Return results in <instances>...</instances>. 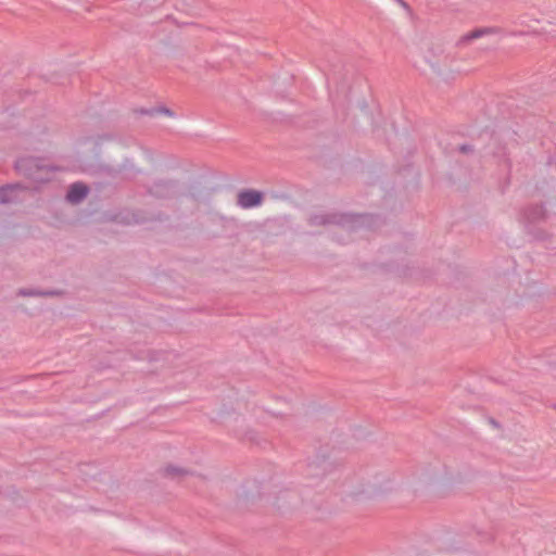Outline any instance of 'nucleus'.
I'll use <instances>...</instances> for the list:
<instances>
[{
    "label": "nucleus",
    "mask_w": 556,
    "mask_h": 556,
    "mask_svg": "<svg viewBox=\"0 0 556 556\" xmlns=\"http://www.w3.org/2000/svg\"><path fill=\"white\" fill-rule=\"evenodd\" d=\"M384 483H386V486H384L386 491H389L392 489L391 486L393 484V480L391 478H386Z\"/></svg>",
    "instance_id": "6"
},
{
    "label": "nucleus",
    "mask_w": 556,
    "mask_h": 556,
    "mask_svg": "<svg viewBox=\"0 0 556 556\" xmlns=\"http://www.w3.org/2000/svg\"><path fill=\"white\" fill-rule=\"evenodd\" d=\"M262 194L255 190H248L239 193L238 203L243 208H250L261 204Z\"/></svg>",
    "instance_id": "2"
},
{
    "label": "nucleus",
    "mask_w": 556,
    "mask_h": 556,
    "mask_svg": "<svg viewBox=\"0 0 556 556\" xmlns=\"http://www.w3.org/2000/svg\"><path fill=\"white\" fill-rule=\"evenodd\" d=\"M488 30L486 29H480V30H475L472 31L470 35H469V38L473 39V38H478L480 36H482L483 34H486Z\"/></svg>",
    "instance_id": "5"
},
{
    "label": "nucleus",
    "mask_w": 556,
    "mask_h": 556,
    "mask_svg": "<svg viewBox=\"0 0 556 556\" xmlns=\"http://www.w3.org/2000/svg\"><path fill=\"white\" fill-rule=\"evenodd\" d=\"M193 472V469L182 462H167L160 468V473L168 479H181Z\"/></svg>",
    "instance_id": "1"
},
{
    "label": "nucleus",
    "mask_w": 556,
    "mask_h": 556,
    "mask_svg": "<svg viewBox=\"0 0 556 556\" xmlns=\"http://www.w3.org/2000/svg\"><path fill=\"white\" fill-rule=\"evenodd\" d=\"M14 191L13 187L3 188L0 190V201L7 202L12 200V197L10 195Z\"/></svg>",
    "instance_id": "4"
},
{
    "label": "nucleus",
    "mask_w": 556,
    "mask_h": 556,
    "mask_svg": "<svg viewBox=\"0 0 556 556\" xmlns=\"http://www.w3.org/2000/svg\"><path fill=\"white\" fill-rule=\"evenodd\" d=\"M87 194V187L83 184H74L68 193L67 200L72 203L79 202Z\"/></svg>",
    "instance_id": "3"
}]
</instances>
